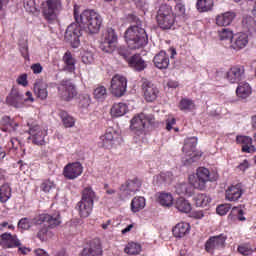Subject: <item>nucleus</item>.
Returning <instances> with one entry per match:
<instances>
[{
	"label": "nucleus",
	"instance_id": "52",
	"mask_svg": "<svg viewBox=\"0 0 256 256\" xmlns=\"http://www.w3.org/2000/svg\"><path fill=\"white\" fill-rule=\"evenodd\" d=\"M158 183H171V179H173V174L171 172L161 173L156 177Z\"/></svg>",
	"mask_w": 256,
	"mask_h": 256
},
{
	"label": "nucleus",
	"instance_id": "55",
	"mask_svg": "<svg viewBox=\"0 0 256 256\" xmlns=\"http://www.w3.org/2000/svg\"><path fill=\"white\" fill-rule=\"evenodd\" d=\"M33 225H43V223H47V214H40L33 218Z\"/></svg>",
	"mask_w": 256,
	"mask_h": 256
},
{
	"label": "nucleus",
	"instance_id": "21",
	"mask_svg": "<svg viewBox=\"0 0 256 256\" xmlns=\"http://www.w3.org/2000/svg\"><path fill=\"white\" fill-rule=\"evenodd\" d=\"M6 102L11 107L19 109L23 107L25 103V98H23V94H21L17 89H12L10 94L6 98Z\"/></svg>",
	"mask_w": 256,
	"mask_h": 256
},
{
	"label": "nucleus",
	"instance_id": "64",
	"mask_svg": "<svg viewBox=\"0 0 256 256\" xmlns=\"http://www.w3.org/2000/svg\"><path fill=\"white\" fill-rule=\"evenodd\" d=\"M175 9H176V11L179 15H184L185 14V6H184L183 3L176 4Z\"/></svg>",
	"mask_w": 256,
	"mask_h": 256
},
{
	"label": "nucleus",
	"instance_id": "27",
	"mask_svg": "<svg viewBox=\"0 0 256 256\" xmlns=\"http://www.w3.org/2000/svg\"><path fill=\"white\" fill-rule=\"evenodd\" d=\"M49 86L46 82L43 80H38L34 84V93L38 99H41V101H45L47 97L49 96V92L47 91V88Z\"/></svg>",
	"mask_w": 256,
	"mask_h": 256
},
{
	"label": "nucleus",
	"instance_id": "12",
	"mask_svg": "<svg viewBox=\"0 0 256 256\" xmlns=\"http://www.w3.org/2000/svg\"><path fill=\"white\" fill-rule=\"evenodd\" d=\"M225 241H227V237L224 234L210 237L205 243L207 253L213 255L215 251L225 249Z\"/></svg>",
	"mask_w": 256,
	"mask_h": 256
},
{
	"label": "nucleus",
	"instance_id": "47",
	"mask_svg": "<svg viewBox=\"0 0 256 256\" xmlns=\"http://www.w3.org/2000/svg\"><path fill=\"white\" fill-rule=\"evenodd\" d=\"M57 184H55L54 181L51 179L43 180V182L40 185L41 191L44 193H51L54 189H56Z\"/></svg>",
	"mask_w": 256,
	"mask_h": 256
},
{
	"label": "nucleus",
	"instance_id": "31",
	"mask_svg": "<svg viewBox=\"0 0 256 256\" xmlns=\"http://www.w3.org/2000/svg\"><path fill=\"white\" fill-rule=\"evenodd\" d=\"M213 7H215L214 0H197L196 1V9L198 13H209L213 11Z\"/></svg>",
	"mask_w": 256,
	"mask_h": 256
},
{
	"label": "nucleus",
	"instance_id": "40",
	"mask_svg": "<svg viewBox=\"0 0 256 256\" xmlns=\"http://www.w3.org/2000/svg\"><path fill=\"white\" fill-rule=\"evenodd\" d=\"M175 208L180 211V213H191V203L185 198H178L175 202Z\"/></svg>",
	"mask_w": 256,
	"mask_h": 256
},
{
	"label": "nucleus",
	"instance_id": "38",
	"mask_svg": "<svg viewBox=\"0 0 256 256\" xmlns=\"http://www.w3.org/2000/svg\"><path fill=\"white\" fill-rule=\"evenodd\" d=\"M12 189L9 183H4L0 187V203H7L11 199Z\"/></svg>",
	"mask_w": 256,
	"mask_h": 256
},
{
	"label": "nucleus",
	"instance_id": "19",
	"mask_svg": "<svg viewBox=\"0 0 256 256\" xmlns=\"http://www.w3.org/2000/svg\"><path fill=\"white\" fill-rule=\"evenodd\" d=\"M249 44V36L246 33L239 32L234 34L231 40V48L235 51H241L245 49Z\"/></svg>",
	"mask_w": 256,
	"mask_h": 256
},
{
	"label": "nucleus",
	"instance_id": "6",
	"mask_svg": "<svg viewBox=\"0 0 256 256\" xmlns=\"http://www.w3.org/2000/svg\"><path fill=\"white\" fill-rule=\"evenodd\" d=\"M62 9L63 4L61 0H46L42 4V13L47 21H55Z\"/></svg>",
	"mask_w": 256,
	"mask_h": 256
},
{
	"label": "nucleus",
	"instance_id": "53",
	"mask_svg": "<svg viewBox=\"0 0 256 256\" xmlns=\"http://www.w3.org/2000/svg\"><path fill=\"white\" fill-rule=\"evenodd\" d=\"M238 252L245 256L253 255V248L249 244H243L238 247Z\"/></svg>",
	"mask_w": 256,
	"mask_h": 256
},
{
	"label": "nucleus",
	"instance_id": "54",
	"mask_svg": "<svg viewBox=\"0 0 256 256\" xmlns=\"http://www.w3.org/2000/svg\"><path fill=\"white\" fill-rule=\"evenodd\" d=\"M176 193L178 195H189V185L186 183L179 184L176 187Z\"/></svg>",
	"mask_w": 256,
	"mask_h": 256
},
{
	"label": "nucleus",
	"instance_id": "11",
	"mask_svg": "<svg viewBox=\"0 0 256 256\" xmlns=\"http://www.w3.org/2000/svg\"><path fill=\"white\" fill-rule=\"evenodd\" d=\"M196 175L197 180L193 181L195 176H190L189 181L195 189H200V191H202V189H205V184L211 181L209 169L200 167L197 169Z\"/></svg>",
	"mask_w": 256,
	"mask_h": 256
},
{
	"label": "nucleus",
	"instance_id": "45",
	"mask_svg": "<svg viewBox=\"0 0 256 256\" xmlns=\"http://www.w3.org/2000/svg\"><path fill=\"white\" fill-rule=\"evenodd\" d=\"M94 99L97 101H105L107 99V88L105 86H98L93 91Z\"/></svg>",
	"mask_w": 256,
	"mask_h": 256
},
{
	"label": "nucleus",
	"instance_id": "15",
	"mask_svg": "<svg viewBox=\"0 0 256 256\" xmlns=\"http://www.w3.org/2000/svg\"><path fill=\"white\" fill-rule=\"evenodd\" d=\"M103 255V248L101 247V240L95 238L90 241L88 247L84 248L80 256H101Z\"/></svg>",
	"mask_w": 256,
	"mask_h": 256
},
{
	"label": "nucleus",
	"instance_id": "37",
	"mask_svg": "<svg viewBox=\"0 0 256 256\" xmlns=\"http://www.w3.org/2000/svg\"><path fill=\"white\" fill-rule=\"evenodd\" d=\"M129 107L125 103H116L112 106L110 113L112 117H123L128 111Z\"/></svg>",
	"mask_w": 256,
	"mask_h": 256
},
{
	"label": "nucleus",
	"instance_id": "29",
	"mask_svg": "<svg viewBox=\"0 0 256 256\" xmlns=\"http://www.w3.org/2000/svg\"><path fill=\"white\" fill-rule=\"evenodd\" d=\"M93 204H90L88 202H83L80 200L77 205L76 209L78 211V215L81 217V219H87L93 213Z\"/></svg>",
	"mask_w": 256,
	"mask_h": 256
},
{
	"label": "nucleus",
	"instance_id": "13",
	"mask_svg": "<svg viewBox=\"0 0 256 256\" xmlns=\"http://www.w3.org/2000/svg\"><path fill=\"white\" fill-rule=\"evenodd\" d=\"M29 135L34 145H45V137H47V130L39 125H33L29 129Z\"/></svg>",
	"mask_w": 256,
	"mask_h": 256
},
{
	"label": "nucleus",
	"instance_id": "59",
	"mask_svg": "<svg viewBox=\"0 0 256 256\" xmlns=\"http://www.w3.org/2000/svg\"><path fill=\"white\" fill-rule=\"evenodd\" d=\"M30 69L33 71L34 75H39L43 73V66L41 65V63L32 64Z\"/></svg>",
	"mask_w": 256,
	"mask_h": 256
},
{
	"label": "nucleus",
	"instance_id": "34",
	"mask_svg": "<svg viewBox=\"0 0 256 256\" xmlns=\"http://www.w3.org/2000/svg\"><path fill=\"white\" fill-rule=\"evenodd\" d=\"M95 199H97V194L91 187H86L82 191V198L80 201H83L84 203H90V205L95 204Z\"/></svg>",
	"mask_w": 256,
	"mask_h": 256
},
{
	"label": "nucleus",
	"instance_id": "32",
	"mask_svg": "<svg viewBox=\"0 0 256 256\" xmlns=\"http://www.w3.org/2000/svg\"><path fill=\"white\" fill-rule=\"evenodd\" d=\"M62 61L64 63V71H68V73H73L75 72V58H73V54H71L70 51H67L63 58Z\"/></svg>",
	"mask_w": 256,
	"mask_h": 256
},
{
	"label": "nucleus",
	"instance_id": "49",
	"mask_svg": "<svg viewBox=\"0 0 256 256\" xmlns=\"http://www.w3.org/2000/svg\"><path fill=\"white\" fill-rule=\"evenodd\" d=\"M195 107V104L192 100L184 98L180 101L179 109L180 111H191Z\"/></svg>",
	"mask_w": 256,
	"mask_h": 256
},
{
	"label": "nucleus",
	"instance_id": "25",
	"mask_svg": "<svg viewBox=\"0 0 256 256\" xmlns=\"http://www.w3.org/2000/svg\"><path fill=\"white\" fill-rule=\"evenodd\" d=\"M236 142L242 145L243 153H255L256 148L253 145V138L249 136H237Z\"/></svg>",
	"mask_w": 256,
	"mask_h": 256
},
{
	"label": "nucleus",
	"instance_id": "39",
	"mask_svg": "<svg viewBox=\"0 0 256 256\" xmlns=\"http://www.w3.org/2000/svg\"><path fill=\"white\" fill-rule=\"evenodd\" d=\"M146 200L145 197L138 196L131 201V211L133 213H139L142 209H145Z\"/></svg>",
	"mask_w": 256,
	"mask_h": 256
},
{
	"label": "nucleus",
	"instance_id": "17",
	"mask_svg": "<svg viewBox=\"0 0 256 256\" xmlns=\"http://www.w3.org/2000/svg\"><path fill=\"white\" fill-rule=\"evenodd\" d=\"M119 139V134L114 130H107L106 133L100 136L99 145L104 149H112Z\"/></svg>",
	"mask_w": 256,
	"mask_h": 256
},
{
	"label": "nucleus",
	"instance_id": "51",
	"mask_svg": "<svg viewBox=\"0 0 256 256\" xmlns=\"http://www.w3.org/2000/svg\"><path fill=\"white\" fill-rule=\"evenodd\" d=\"M24 8L28 13H37V4L35 0H24Z\"/></svg>",
	"mask_w": 256,
	"mask_h": 256
},
{
	"label": "nucleus",
	"instance_id": "24",
	"mask_svg": "<svg viewBox=\"0 0 256 256\" xmlns=\"http://www.w3.org/2000/svg\"><path fill=\"white\" fill-rule=\"evenodd\" d=\"M245 77V67L238 65L233 66L227 72V79L231 83H239Z\"/></svg>",
	"mask_w": 256,
	"mask_h": 256
},
{
	"label": "nucleus",
	"instance_id": "63",
	"mask_svg": "<svg viewBox=\"0 0 256 256\" xmlns=\"http://www.w3.org/2000/svg\"><path fill=\"white\" fill-rule=\"evenodd\" d=\"M82 61H83V63H85V65H89V64L93 63V55H91V53L83 54Z\"/></svg>",
	"mask_w": 256,
	"mask_h": 256
},
{
	"label": "nucleus",
	"instance_id": "7",
	"mask_svg": "<svg viewBox=\"0 0 256 256\" xmlns=\"http://www.w3.org/2000/svg\"><path fill=\"white\" fill-rule=\"evenodd\" d=\"M197 138L192 137L185 140L184 146L182 148L183 153H185L186 157H189V159H186L187 163H195V161L201 159V156L203 153L197 152Z\"/></svg>",
	"mask_w": 256,
	"mask_h": 256
},
{
	"label": "nucleus",
	"instance_id": "5",
	"mask_svg": "<svg viewBox=\"0 0 256 256\" xmlns=\"http://www.w3.org/2000/svg\"><path fill=\"white\" fill-rule=\"evenodd\" d=\"M118 37L113 28H108L103 34L100 41V49L104 53H113L117 49Z\"/></svg>",
	"mask_w": 256,
	"mask_h": 256
},
{
	"label": "nucleus",
	"instance_id": "18",
	"mask_svg": "<svg viewBox=\"0 0 256 256\" xmlns=\"http://www.w3.org/2000/svg\"><path fill=\"white\" fill-rule=\"evenodd\" d=\"M0 246L3 249H13L15 247H21V241L17 238V235L3 233L0 235Z\"/></svg>",
	"mask_w": 256,
	"mask_h": 256
},
{
	"label": "nucleus",
	"instance_id": "20",
	"mask_svg": "<svg viewBox=\"0 0 256 256\" xmlns=\"http://www.w3.org/2000/svg\"><path fill=\"white\" fill-rule=\"evenodd\" d=\"M225 197L227 201L236 202L243 197V184L231 185L226 189Z\"/></svg>",
	"mask_w": 256,
	"mask_h": 256
},
{
	"label": "nucleus",
	"instance_id": "43",
	"mask_svg": "<svg viewBox=\"0 0 256 256\" xmlns=\"http://www.w3.org/2000/svg\"><path fill=\"white\" fill-rule=\"evenodd\" d=\"M196 207H207L211 203V198L207 194H198L194 197Z\"/></svg>",
	"mask_w": 256,
	"mask_h": 256
},
{
	"label": "nucleus",
	"instance_id": "58",
	"mask_svg": "<svg viewBox=\"0 0 256 256\" xmlns=\"http://www.w3.org/2000/svg\"><path fill=\"white\" fill-rule=\"evenodd\" d=\"M232 213H234L235 215H238L239 221H245L246 218L245 216H243V209L241 208V206L233 207Z\"/></svg>",
	"mask_w": 256,
	"mask_h": 256
},
{
	"label": "nucleus",
	"instance_id": "8",
	"mask_svg": "<svg viewBox=\"0 0 256 256\" xmlns=\"http://www.w3.org/2000/svg\"><path fill=\"white\" fill-rule=\"evenodd\" d=\"M110 92L114 97H123L127 92V78L116 74L111 79Z\"/></svg>",
	"mask_w": 256,
	"mask_h": 256
},
{
	"label": "nucleus",
	"instance_id": "1",
	"mask_svg": "<svg viewBox=\"0 0 256 256\" xmlns=\"http://www.w3.org/2000/svg\"><path fill=\"white\" fill-rule=\"evenodd\" d=\"M74 18L76 23L80 24V27L84 29L89 35H96L101 31V25H103V18L95 10H85L80 15L77 11V6L74 7Z\"/></svg>",
	"mask_w": 256,
	"mask_h": 256
},
{
	"label": "nucleus",
	"instance_id": "23",
	"mask_svg": "<svg viewBox=\"0 0 256 256\" xmlns=\"http://www.w3.org/2000/svg\"><path fill=\"white\" fill-rule=\"evenodd\" d=\"M127 63L131 69H134V71H145L147 69V61L143 59L141 54H135L131 56L128 60Z\"/></svg>",
	"mask_w": 256,
	"mask_h": 256
},
{
	"label": "nucleus",
	"instance_id": "50",
	"mask_svg": "<svg viewBox=\"0 0 256 256\" xmlns=\"http://www.w3.org/2000/svg\"><path fill=\"white\" fill-rule=\"evenodd\" d=\"M37 237L40 241H47V239H51L53 237V233L49 232L47 227H43L38 231Z\"/></svg>",
	"mask_w": 256,
	"mask_h": 256
},
{
	"label": "nucleus",
	"instance_id": "33",
	"mask_svg": "<svg viewBox=\"0 0 256 256\" xmlns=\"http://www.w3.org/2000/svg\"><path fill=\"white\" fill-rule=\"evenodd\" d=\"M251 93H253V90L247 82L240 83L236 89V95L240 99H247Z\"/></svg>",
	"mask_w": 256,
	"mask_h": 256
},
{
	"label": "nucleus",
	"instance_id": "35",
	"mask_svg": "<svg viewBox=\"0 0 256 256\" xmlns=\"http://www.w3.org/2000/svg\"><path fill=\"white\" fill-rule=\"evenodd\" d=\"M242 29L247 33H256V20L253 16H246L242 20Z\"/></svg>",
	"mask_w": 256,
	"mask_h": 256
},
{
	"label": "nucleus",
	"instance_id": "22",
	"mask_svg": "<svg viewBox=\"0 0 256 256\" xmlns=\"http://www.w3.org/2000/svg\"><path fill=\"white\" fill-rule=\"evenodd\" d=\"M235 17H237V14L233 11L220 13L215 17L216 25L218 27H229L235 21Z\"/></svg>",
	"mask_w": 256,
	"mask_h": 256
},
{
	"label": "nucleus",
	"instance_id": "10",
	"mask_svg": "<svg viewBox=\"0 0 256 256\" xmlns=\"http://www.w3.org/2000/svg\"><path fill=\"white\" fill-rule=\"evenodd\" d=\"M81 27V24L76 22L70 24L66 29L65 40L71 43L74 48L79 47V43H81L79 40V37H81Z\"/></svg>",
	"mask_w": 256,
	"mask_h": 256
},
{
	"label": "nucleus",
	"instance_id": "60",
	"mask_svg": "<svg viewBox=\"0 0 256 256\" xmlns=\"http://www.w3.org/2000/svg\"><path fill=\"white\" fill-rule=\"evenodd\" d=\"M18 85H22V87H27L29 85V82L27 81V74H22L17 78Z\"/></svg>",
	"mask_w": 256,
	"mask_h": 256
},
{
	"label": "nucleus",
	"instance_id": "56",
	"mask_svg": "<svg viewBox=\"0 0 256 256\" xmlns=\"http://www.w3.org/2000/svg\"><path fill=\"white\" fill-rule=\"evenodd\" d=\"M19 229H23L24 231H27V229H31V222L29 221V218H22L18 222Z\"/></svg>",
	"mask_w": 256,
	"mask_h": 256
},
{
	"label": "nucleus",
	"instance_id": "57",
	"mask_svg": "<svg viewBox=\"0 0 256 256\" xmlns=\"http://www.w3.org/2000/svg\"><path fill=\"white\" fill-rule=\"evenodd\" d=\"M229 209H231V206L229 204H222L216 208V213L223 216L226 213H229Z\"/></svg>",
	"mask_w": 256,
	"mask_h": 256
},
{
	"label": "nucleus",
	"instance_id": "26",
	"mask_svg": "<svg viewBox=\"0 0 256 256\" xmlns=\"http://www.w3.org/2000/svg\"><path fill=\"white\" fill-rule=\"evenodd\" d=\"M139 189H141V182L137 179L128 180L120 187V191H123V193H126V195H135Z\"/></svg>",
	"mask_w": 256,
	"mask_h": 256
},
{
	"label": "nucleus",
	"instance_id": "3",
	"mask_svg": "<svg viewBox=\"0 0 256 256\" xmlns=\"http://www.w3.org/2000/svg\"><path fill=\"white\" fill-rule=\"evenodd\" d=\"M148 125H155V116L153 114H136L130 121V129L136 135H143Z\"/></svg>",
	"mask_w": 256,
	"mask_h": 256
},
{
	"label": "nucleus",
	"instance_id": "2",
	"mask_svg": "<svg viewBox=\"0 0 256 256\" xmlns=\"http://www.w3.org/2000/svg\"><path fill=\"white\" fill-rule=\"evenodd\" d=\"M125 39L129 49H143L148 43L149 38L145 29L139 26H131L125 32Z\"/></svg>",
	"mask_w": 256,
	"mask_h": 256
},
{
	"label": "nucleus",
	"instance_id": "41",
	"mask_svg": "<svg viewBox=\"0 0 256 256\" xmlns=\"http://www.w3.org/2000/svg\"><path fill=\"white\" fill-rule=\"evenodd\" d=\"M46 223L51 227V229L59 227V225H61V214H59V212L46 214Z\"/></svg>",
	"mask_w": 256,
	"mask_h": 256
},
{
	"label": "nucleus",
	"instance_id": "48",
	"mask_svg": "<svg viewBox=\"0 0 256 256\" xmlns=\"http://www.w3.org/2000/svg\"><path fill=\"white\" fill-rule=\"evenodd\" d=\"M220 41H228L229 39L233 40V31L229 28H223L222 30L218 31Z\"/></svg>",
	"mask_w": 256,
	"mask_h": 256
},
{
	"label": "nucleus",
	"instance_id": "28",
	"mask_svg": "<svg viewBox=\"0 0 256 256\" xmlns=\"http://www.w3.org/2000/svg\"><path fill=\"white\" fill-rule=\"evenodd\" d=\"M190 231H191V225H189V223L187 222H180L176 224L172 229V233L174 237L178 239H181L186 235H189Z\"/></svg>",
	"mask_w": 256,
	"mask_h": 256
},
{
	"label": "nucleus",
	"instance_id": "62",
	"mask_svg": "<svg viewBox=\"0 0 256 256\" xmlns=\"http://www.w3.org/2000/svg\"><path fill=\"white\" fill-rule=\"evenodd\" d=\"M20 45V53H22V55L24 57H29V47L27 46V42H23Z\"/></svg>",
	"mask_w": 256,
	"mask_h": 256
},
{
	"label": "nucleus",
	"instance_id": "36",
	"mask_svg": "<svg viewBox=\"0 0 256 256\" xmlns=\"http://www.w3.org/2000/svg\"><path fill=\"white\" fill-rule=\"evenodd\" d=\"M2 127L1 130L4 131L5 133H11L12 131H16L17 128L19 127V124L13 122L9 116H4L2 118Z\"/></svg>",
	"mask_w": 256,
	"mask_h": 256
},
{
	"label": "nucleus",
	"instance_id": "16",
	"mask_svg": "<svg viewBox=\"0 0 256 256\" xmlns=\"http://www.w3.org/2000/svg\"><path fill=\"white\" fill-rule=\"evenodd\" d=\"M142 93L148 103H153L159 97V88L149 81H144L142 84Z\"/></svg>",
	"mask_w": 256,
	"mask_h": 256
},
{
	"label": "nucleus",
	"instance_id": "9",
	"mask_svg": "<svg viewBox=\"0 0 256 256\" xmlns=\"http://www.w3.org/2000/svg\"><path fill=\"white\" fill-rule=\"evenodd\" d=\"M58 93L64 101H71L77 96V88L71 80H62L58 86Z\"/></svg>",
	"mask_w": 256,
	"mask_h": 256
},
{
	"label": "nucleus",
	"instance_id": "4",
	"mask_svg": "<svg viewBox=\"0 0 256 256\" xmlns=\"http://www.w3.org/2000/svg\"><path fill=\"white\" fill-rule=\"evenodd\" d=\"M156 21L161 29H171L175 24L173 8L167 4H162L158 9Z\"/></svg>",
	"mask_w": 256,
	"mask_h": 256
},
{
	"label": "nucleus",
	"instance_id": "14",
	"mask_svg": "<svg viewBox=\"0 0 256 256\" xmlns=\"http://www.w3.org/2000/svg\"><path fill=\"white\" fill-rule=\"evenodd\" d=\"M83 174V165L80 162L69 163L64 167L63 175L66 179L73 180L81 177Z\"/></svg>",
	"mask_w": 256,
	"mask_h": 256
},
{
	"label": "nucleus",
	"instance_id": "42",
	"mask_svg": "<svg viewBox=\"0 0 256 256\" xmlns=\"http://www.w3.org/2000/svg\"><path fill=\"white\" fill-rule=\"evenodd\" d=\"M158 203H160L162 207H171V205H173V195L166 192L160 193Z\"/></svg>",
	"mask_w": 256,
	"mask_h": 256
},
{
	"label": "nucleus",
	"instance_id": "46",
	"mask_svg": "<svg viewBox=\"0 0 256 256\" xmlns=\"http://www.w3.org/2000/svg\"><path fill=\"white\" fill-rule=\"evenodd\" d=\"M127 255H139L141 253V245L135 242H130L124 249Z\"/></svg>",
	"mask_w": 256,
	"mask_h": 256
},
{
	"label": "nucleus",
	"instance_id": "30",
	"mask_svg": "<svg viewBox=\"0 0 256 256\" xmlns=\"http://www.w3.org/2000/svg\"><path fill=\"white\" fill-rule=\"evenodd\" d=\"M153 63L157 69H167L169 67V56L165 51H160L155 55Z\"/></svg>",
	"mask_w": 256,
	"mask_h": 256
},
{
	"label": "nucleus",
	"instance_id": "44",
	"mask_svg": "<svg viewBox=\"0 0 256 256\" xmlns=\"http://www.w3.org/2000/svg\"><path fill=\"white\" fill-rule=\"evenodd\" d=\"M59 115H60V118L62 119V123L64 127L66 128L75 127V118H73L67 112L61 111Z\"/></svg>",
	"mask_w": 256,
	"mask_h": 256
},
{
	"label": "nucleus",
	"instance_id": "61",
	"mask_svg": "<svg viewBox=\"0 0 256 256\" xmlns=\"http://www.w3.org/2000/svg\"><path fill=\"white\" fill-rule=\"evenodd\" d=\"M118 54H120L121 57H123V59H125V61H127L128 59H131V57H129V51L127 49H125V47L120 46L118 48Z\"/></svg>",
	"mask_w": 256,
	"mask_h": 256
}]
</instances>
